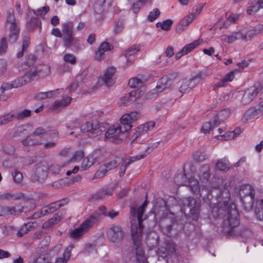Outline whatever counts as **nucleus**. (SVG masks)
Masks as SVG:
<instances>
[{"mask_svg":"<svg viewBox=\"0 0 263 263\" xmlns=\"http://www.w3.org/2000/svg\"><path fill=\"white\" fill-rule=\"evenodd\" d=\"M255 214L260 220H263V206H256Z\"/></svg>","mask_w":263,"mask_h":263,"instance_id":"64","label":"nucleus"},{"mask_svg":"<svg viewBox=\"0 0 263 263\" xmlns=\"http://www.w3.org/2000/svg\"><path fill=\"white\" fill-rule=\"evenodd\" d=\"M122 126L119 124L110 127L105 133V138L109 141L118 143L122 139V136L125 132L123 131Z\"/></svg>","mask_w":263,"mask_h":263,"instance_id":"9","label":"nucleus"},{"mask_svg":"<svg viewBox=\"0 0 263 263\" xmlns=\"http://www.w3.org/2000/svg\"><path fill=\"white\" fill-rule=\"evenodd\" d=\"M74 37L73 35L63 36L64 46L66 48H71V44Z\"/></svg>","mask_w":263,"mask_h":263,"instance_id":"57","label":"nucleus"},{"mask_svg":"<svg viewBox=\"0 0 263 263\" xmlns=\"http://www.w3.org/2000/svg\"><path fill=\"white\" fill-rule=\"evenodd\" d=\"M49 11V7L46 6H44L39 9H37L36 12L33 10L34 14L36 15H39L41 16H44L48 11Z\"/></svg>","mask_w":263,"mask_h":263,"instance_id":"62","label":"nucleus"},{"mask_svg":"<svg viewBox=\"0 0 263 263\" xmlns=\"http://www.w3.org/2000/svg\"><path fill=\"white\" fill-rule=\"evenodd\" d=\"M182 203L184 206L189 208L190 214L194 220H197L200 212L201 203L199 199L189 197L183 200Z\"/></svg>","mask_w":263,"mask_h":263,"instance_id":"8","label":"nucleus"},{"mask_svg":"<svg viewBox=\"0 0 263 263\" xmlns=\"http://www.w3.org/2000/svg\"><path fill=\"white\" fill-rule=\"evenodd\" d=\"M145 157V155L140 154L135 156L130 157L126 158L123 162V164L120 166L119 168V176L122 177L124 176L127 167L132 163L143 159Z\"/></svg>","mask_w":263,"mask_h":263,"instance_id":"13","label":"nucleus"},{"mask_svg":"<svg viewBox=\"0 0 263 263\" xmlns=\"http://www.w3.org/2000/svg\"><path fill=\"white\" fill-rule=\"evenodd\" d=\"M38 70L34 68L25 73L21 77H18L11 82V83H3L0 88V93H4L5 91L12 88H18L31 82L37 75Z\"/></svg>","mask_w":263,"mask_h":263,"instance_id":"4","label":"nucleus"},{"mask_svg":"<svg viewBox=\"0 0 263 263\" xmlns=\"http://www.w3.org/2000/svg\"><path fill=\"white\" fill-rule=\"evenodd\" d=\"M73 248V245H70L65 249L63 253V258H64L65 259H66L67 261L70 258L71 252Z\"/></svg>","mask_w":263,"mask_h":263,"instance_id":"60","label":"nucleus"},{"mask_svg":"<svg viewBox=\"0 0 263 263\" xmlns=\"http://www.w3.org/2000/svg\"><path fill=\"white\" fill-rule=\"evenodd\" d=\"M71 98L66 97L60 100H56L49 107V109L55 111H59L70 104Z\"/></svg>","mask_w":263,"mask_h":263,"instance_id":"19","label":"nucleus"},{"mask_svg":"<svg viewBox=\"0 0 263 263\" xmlns=\"http://www.w3.org/2000/svg\"><path fill=\"white\" fill-rule=\"evenodd\" d=\"M173 82L172 79L167 76L162 77L159 81V84L154 90L155 93H159L167 88H171Z\"/></svg>","mask_w":263,"mask_h":263,"instance_id":"14","label":"nucleus"},{"mask_svg":"<svg viewBox=\"0 0 263 263\" xmlns=\"http://www.w3.org/2000/svg\"><path fill=\"white\" fill-rule=\"evenodd\" d=\"M84 156V152L82 151H78L76 152L72 158L67 161L66 163L64 164L62 167H64L69 164L71 161H80Z\"/></svg>","mask_w":263,"mask_h":263,"instance_id":"42","label":"nucleus"},{"mask_svg":"<svg viewBox=\"0 0 263 263\" xmlns=\"http://www.w3.org/2000/svg\"><path fill=\"white\" fill-rule=\"evenodd\" d=\"M31 111L29 109H24L17 112L15 114V118L18 120H23L31 116Z\"/></svg>","mask_w":263,"mask_h":263,"instance_id":"48","label":"nucleus"},{"mask_svg":"<svg viewBox=\"0 0 263 263\" xmlns=\"http://www.w3.org/2000/svg\"><path fill=\"white\" fill-rule=\"evenodd\" d=\"M55 95V91L51 90L47 92H40L38 93L35 97L39 100H44L47 98H51Z\"/></svg>","mask_w":263,"mask_h":263,"instance_id":"46","label":"nucleus"},{"mask_svg":"<svg viewBox=\"0 0 263 263\" xmlns=\"http://www.w3.org/2000/svg\"><path fill=\"white\" fill-rule=\"evenodd\" d=\"M108 126L105 123H99L96 120H92L82 124L80 129L82 132L88 133L89 136L95 137L104 132Z\"/></svg>","mask_w":263,"mask_h":263,"instance_id":"5","label":"nucleus"},{"mask_svg":"<svg viewBox=\"0 0 263 263\" xmlns=\"http://www.w3.org/2000/svg\"><path fill=\"white\" fill-rule=\"evenodd\" d=\"M211 70L206 69L197 73L194 78L195 80L196 79L202 80L211 75Z\"/></svg>","mask_w":263,"mask_h":263,"instance_id":"52","label":"nucleus"},{"mask_svg":"<svg viewBox=\"0 0 263 263\" xmlns=\"http://www.w3.org/2000/svg\"><path fill=\"white\" fill-rule=\"evenodd\" d=\"M13 181L16 183H20L23 180V174L17 170H14L12 172Z\"/></svg>","mask_w":263,"mask_h":263,"instance_id":"54","label":"nucleus"},{"mask_svg":"<svg viewBox=\"0 0 263 263\" xmlns=\"http://www.w3.org/2000/svg\"><path fill=\"white\" fill-rule=\"evenodd\" d=\"M222 40L229 43H232L237 40H242V33L240 32H234L229 35H223Z\"/></svg>","mask_w":263,"mask_h":263,"instance_id":"35","label":"nucleus"},{"mask_svg":"<svg viewBox=\"0 0 263 263\" xmlns=\"http://www.w3.org/2000/svg\"><path fill=\"white\" fill-rule=\"evenodd\" d=\"M61 219V217L58 214H54L52 218L51 219H49L48 221L45 222L43 225V228H48L51 227H52L54 224L58 222L59 221H60Z\"/></svg>","mask_w":263,"mask_h":263,"instance_id":"41","label":"nucleus"},{"mask_svg":"<svg viewBox=\"0 0 263 263\" xmlns=\"http://www.w3.org/2000/svg\"><path fill=\"white\" fill-rule=\"evenodd\" d=\"M32 137H33L32 135L28 136L27 137H26L25 139L23 140L22 141V144L24 146H35V145H41L42 144V142L34 138H33Z\"/></svg>","mask_w":263,"mask_h":263,"instance_id":"38","label":"nucleus"},{"mask_svg":"<svg viewBox=\"0 0 263 263\" xmlns=\"http://www.w3.org/2000/svg\"><path fill=\"white\" fill-rule=\"evenodd\" d=\"M68 202V201L67 199H63L59 201L51 203L48 205L43 208V212H44V214L47 215L54 212L61 207L66 205Z\"/></svg>","mask_w":263,"mask_h":263,"instance_id":"15","label":"nucleus"},{"mask_svg":"<svg viewBox=\"0 0 263 263\" xmlns=\"http://www.w3.org/2000/svg\"><path fill=\"white\" fill-rule=\"evenodd\" d=\"M239 194L241 202L246 210L249 211L252 210L255 199L254 188L249 184L243 185L240 188Z\"/></svg>","mask_w":263,"mask_h":263,"instance_id":"6","label":"nucleus"},{"mask_svg":"<svg viewBox=\"0 0 263 263\" xmlns=\"http://www.w3.org/2000/svg\"><path fill=\"white\" fill-rule=\"evenodd\" d=\"M230 111L228 109H225L219 111L213 119V122L214 123V125H216V126L220 125L224 120L230 116Z\"/></svg>","mask_w":263,"mask_h":263,"instance_id":"24","label":"nucleus"},{"mask_svg":"<svg viewBox=\"0 0 263 263\" xmlns=\"http://www.w3.org/2000/svg\"><path fill=\"white\" fill-rule=\"evenodd\" d=\"M147 204V201H145L137 209L136 208L132 207L130 210L132 218L131 234L136 253L139 255H142L144 254L141 248V240L143 232L142 222L145 219V217L143 218V213Z\"/></svg>","mask_w":263,"mask_h":263,"instance_id":"1","label":"nucleus"},{"mask_svg":"<svg viewBox=\"0 0 263 263\" xmlns=\"http://www.w3.org/2000/svg\"><path fill=\"white\" fill-rule=\"evenodd\" d=\"M20 194H13L11 193H1L0 201H10L19 199L21 197Z\"/></svg>","mask_w":263,"mask_h":263,"instance_id":"34","label":"nucleus"},{"mask_svg":"<svg viewBox=\"0 0 263 263\" xmlns=\"http://www.w3.org/2000/svg\"><path fill=\"white\" fill-rule=\"evenodd\" d=\"M143 82L140 79L137 78H133L130 79L128 81V85L131 88H136L139 86H142Z\"/></svg>","mask_w":263,"mask_h":263,"instance_id":"51","label":"nucleus"},{"mask_svg":"<svg viewBox=\"0 0 263 263\" xmlns=\"http://www.w3.org/2000/svg\"><path fill=\"white\" fill-rule=\"evenodd\" d=\"M239 224L238 212L235 205H230L228 207V220L223 223V231L230 236L240 235L241 233L236 232Z\"/></svg>","mask_w":263,"mask_h":263,"instance_id":"3","label":"nucleus"},{"mask_svg":"<svg viewBox=\"0 0 263 263\" xmlns=\"http://www.w3.org/2000/svg\"><path fill=\"white\" fill-rule=\"evenodd\" d=\"M196 15L194 13H190L185 16L180 22L177 29L182 31L184 27L187 26L195 18Z\"/></svg>","mask_w":263,"mask_h":263,"instance_id":"33","label":"nucleus"},{"mask_svg":"<svg viewBox=\"0 0 263 263\" xmlns=\"http://www.w3.org/2000/svg\"><path fill=\"white\" fill-rule=\"evenodd\" d=\"M124 24L122 21H118L117 22L114 26V33L115 34H118L120 33L123 29Z\"/></svg>","mask_w":263,"mask_h":263,"instance_id":"61","label":"nucleus"},{"mask_svg":"<svg viewBox=\"0 0 263 263\" xmlns=\"http://www.w3.org/2000/svg\"><path fill=\"white\" fill-rule=\"evenodd\" d=\"M140 50V47L138 45H133L127 49L124 53L127 62H130L134 60V57L135 54Z\"/></svg>","mask_w":263,"mask_h":263,"instance_id":"28","label":"nucleus"},{"mask_svg":"<svg viewBox=\"0 0 263 263\" xmlns=\"http://www.w3.org/2000/svg\"><path fill=\"white\" fill-rule=\"evenodd\" d=\"M231 168V163L229 161L224 158L217 160L215 164V168L219 171H228Z\"/></svg>","mask_w":263,"mask_h":263,"instance_id":"29","label":"nucleus"},{"mask_svg":"<svg viewBox=\"0 0 263 263\" xmlns=\"http://www.w3.org/2000/svg\"><path fill=\"white\" fill-rule=\"evenodd\" d=\"M113 46L110 43L107 42H103L100 45L98 50L96 52L95 58L99 61L103 59V56L105 52L110 51L112 49Z\"/></svg>","mask_w":263,"mask_h":263,"instance_id":"22","label":"nucleus"},{"mask_svg":"<svg viewBox=\"0 0 263 263\" xmlns=\"http://www.w3.org/2000/svg\"><path fill=\"white\" fill-rule=\"evenodd\" d=\"M194 78L190 79H184L181 82V85L179 87V91L181 93H183L186 91L194 88L197 84L195 82Z\"/></svg>","mask_w":263,"mask_h":263,"instance_id":"26","label":"nucleus"},{"mask_svg":"<svg viewBox=\"0 0 263 263\" xmlns=\"http://www.w3.org/2000/svg\"><path fill=\"white\" fill-rule=\"evenodd\" d=\"M15 118V114H7L0 117V125H5Z\"/></svg>","mask_w":263,"mask_h":263,"instance_id":"47","label":"nucleus"},{"mask_svg":"<svg viewBox=\"0 0 263 263\" xmlns=\"http://www.w3.org/2000/svg\"><path fill=\"white\" fill-rule=\"evenodd\" d=\"M160 11L158 8L154 9L149 12L148 15V20L150 22H153L157 19L160 15Z\"/></svg>","mask_w":263,"mask_h":263,"instance_id":"53","label":"nucleus"},{"mask_svg":"<svg viewBox=\"0 0 263 263\" xmlns=\"http://www.w3.org/2000/svg\"><path fill=\"white\" fill-rule=\"evenodd\" d=\"M71 98L66 97L60 100H56L49 107V109L55 111H59L70 104Z\"/></svg>","mask_w":263,"mask_h":263,"instance_id":"16","label":"nucleus"},{"mask_svg":"<svg viewBox=\"0 0 263 263\" xmlns=\"http://www.w3.org/2000/svg\"><path fill=\"white\" fill-rule=\"evenodd\" d=\"M6 22L10 23V24L16 23L13 10L10 9L8 11L6 16Z\"/></svg>","mask_w":263,"mask_h":263,"instance_id":"56","label":"nucleus"},{"mask_svg":"<svg viewBox=\"0 0 263 263\" xmlns=\"http://www.w3.org/2000/svg\"><path fill=\"white\" fill-rule=\"evenodd\" d=\"M209 154L203 149H199L193 154L194 160L197 162H201L207 159Z\"/></svg>","mask_w":263,"mask_h":263,"instance_id":"32","label":"nucleus"},{"mask_svg":"<svg viewBox=\"0 0 263 263\" xmlns=\"http://www.w3.org/2000/svg\"><path fill=\"white\" fill-rule=\"evenodd\" d=\"M188 183L191 190L194 193H196L198 191L199 189V183L197 179L195 178H191L189 180Z\"/></svg>","mask_w":263,"mask_h":263,"instance_id":"49","label":"nucleus"},{"mask_svg":"<svg viewBox=\"0 0 263 263\" xmlns=\"http://www.w3.org/2000/svg\"><path fill=\"white\" fill-rule=\"evenodd\" d=\"M116 68L111 66L107 68L104 72L102 80L107 86H112L115 83Z\"/></svg>","mask_w":263,"mask_h":263,"instance_id":"12","label":"nucleus"},{"mask_svg":"<svg viewBox=\"0 0 263 263\" xmlns=\"http://www.w3.org/2000/svg\"><path fill=\"white\" fill-rule=\"evenodd\" d=\"M210 166L209 164L202 165L199 171V177L202 181L207 182L210 177Z\"/></svg>","mask_w":263,"mask_h":263,"instance_id":"30","label":"nucleus"},{"mask_svg":"<svg viewBox=\"0 0 263 263\" xmlns=\"http://www.w3.org/2000/svg\"><path fill=\"white\" fill-rule=\"evenodd\" d=\"M20 33V28L16 23L10 24L9 34V41L10 43H14L18 39Z\"/></svg>","mask_w":263,"mask_h":263,"instance_id":"23","label":"nucleus"},{"mask_svg":"<svg viewBox=\"0 0 263 263\" xmlns=\"http://www.w3.org/2000/svg\"><path fill=\"white\" fill-rule=\"evenodd\" d=\"M35 228L33 222H28L24 224L18 230L17 235L18 237H22L26 234L29 231L33 230Z\"/></svg>","mask_w":263,"mask_h":263,"instance_id":"36","label":"nucleus"},{"mask_svg":"<svg viewBox=\"0 0 263 263\" xmlns=\"http://www.w3.org/2000/svg\"><path fill=\"white\" fill-rule=\"evenodd\" d=\"M217 126L216 125H214L212 119L210 122H206L203 125L202 130L204 133H209L215 127Z\"/></svg>","mask_w":263,"mask_h":263,"instance_id":"50","label":"nucleus"},{"mask_svg":"<svg viewBox=\"0 0 263 263\" xmlns=\"http://www.w3.org/2000/svg\"><path fill=\"white\" fill-rule=\"evenodd\" d=\"M143 93L142 90H135L125 94L121 97L119 102V104L121 106L130 105L139 98Z\"/></svg>","mask_w":263,"mask_h":263,"instance_id":"10","label":"nucleus"},{"mask_svg":"<svg viewBox=\"0 0 263 263\" xmlns=\"http://www.w3.org/2000/svg\"><path fill=\"white\" fill-rule=\"evenodd\" d=\"M23 208H21L18 206H6V216L9 215H17L22 213Z\"/></svg>","mask_w":263,"mask_h":263,"instance_id":"37","label":"nucleus"},{"mask_svg":"<svg viewBox=\"0 0 263 263\" xmlns=\"http://www.w3.org/2000/svg\"><path fill=\"white\" fill-rule=\"evenodd\" d=\"M173 21L172 20L167 19L162 22H158L156 24L157 28L160 27L162 30L168 31L171 29Z\"/></svg>","mask_w":263,"mask_h":263,"instance_id":"43","label":"nucleus"},{"mask_svg":"<svg viewBox=\"0 0 263 263\" xmlns=\"http://www.w3.org/2000/svg\"><path fill=\"white\" fill-rule=\"evenodd\" d=\"M200 43L199 40H196L192 43L185 45L182 49V52H183L184 54H187L198 45H200Z\"/></svg>","mask_w":263,"mask_h":263,"instance_id":"44","label":"nucleus"},{"mask_svg":"<svg viewBox=\"0 0 263 263\" xmlns=\"http://www.w3.org/2000/svg\"><path fill=\"white\" fill-rule=\"evenodd\" d=\"M8 48V44L5 37L0 40V55L5 53Z\"/></svg>","mask_w":263,"mask_h":263,"instance_id":"59","label":"nucleus"},{"mask_svg":"<svg viewBox=\"0 0 263 263\" xmlns=\"http://www.w3.org/2000/svg\"><path fill=\"white\" fill-rule=\"evenodd\" d=\"M96 154H92L83 159L81 165L83 170H86L96 162Z\"/></svg>","mask_w":263,"mask_h":263,"instance_id":"31","label":"nucleus"},{"mask_svg":"<svg viewBox=\"0 0 263 263\" xmlns=\"http://www.w3.org/2000/svg\"><path fill=\"white\" fill-rule=\"evenodd\" d=\"M71 98L66 97L60 100H56L49 107V109L55 111H59L70 104Z\"/></svg>","mask_w":263,"mask_h":263,"instance_id":"18","label":"nucleus"},{"mask_svg":"<svg viewBox=\"0 0 263 263\" xmlns=\"http://www.w3.org/2000/svg\"><path fill=\"white\" fill-rule=\"evenodd\" d=\"M155 126V123L153 121L145 123V124L142 125H140L136 129V137H138L139 136L145 134L148 131L153 129Z\"/></svg>","mask_w":263,"mask_h":263,"instance_id":"25","label":"nucleus"},{"mask_svg":"<svg viewBox=\"0 0 263 263\" xmlns=\"http://www.w3.org/2000/svg\"><path fill=\"white\" fill-rule=\"evenodd\" d=\"M99 211L101 213H95L87 217L80 226L75 229L70 233V236L75 239H79L84 235L89 232L91 228L101 218V215L106 216L107 211L104 206H100L98 208Z\"/></svg>","mask_w":263,"mask_h":263,"instance_id":"2","label":"nucleus"},{"mask_svg":"<svg viewBox=\"0 0 263 263\" xmlns=\"http://www.w3.org/2000/svg\"><path fill=\"white\" fill-rule=\"evenodd\" d=\"M71 47L76 51H80L84 48V45L77 37H74L71 44Z\"/></svg>","mask_w":263,"mask_h":263,"instance_id":"55","label":"nucleus"},{"mask_svg":"<svg viewBox=\"0 0 263 263\" xmlns=\"http://www.w3.org/2000/svg\"><path fill=\"white\" fill-rule=\"evenodd\" d=\"M261 90L259 85H254L250 87L244 96V99L247 98L248 100L252 101Z\"/></svg>","mask_w":263,"mask_h":263,"instance_id":"27","label":"nucleus"},{"mask_svg":"<svg viewBox=\"0 0 263 263\" xmlns=\"http://www.w3.org/2000/svg\"><path fill=\"white\" fill-rule=\"evenodd\" d=\"M73 26L71 23H64L62 25V36L73 35Z\"/></svg>","mask_w":263,"mask_h":263,"instance_id":"40","label":"nucleus"},{"mask_svg":"<svg viewBox=\"0 0 263 263\" xmlns=\"http://www.w3.org/2000/svg\"><path fill=\"white\" fill-rule=\"evenodd\" d=\"M239 130L240 131V128H237L234 130L229 132L226 133L223 135H219V136H215V137H217V139L218 140H228L230 139H232L235 138L236 137V131Z\"/></svg>","mask_w":263,"mask_h":263,"instance_id":"39","label":"nucleus"},{"mask_svg":"<svg viewBox=\"0 0 263 263\" xmlns=\"http://www.w3.org/2000/svg\"><path fill=\"white\" fill-rule=\"evenodd\" d=\"M63 59L66 63H70L72 65L75 64L77 62V59L75 56L70 53L65 54Z\"/></svg>","mask_w":263,"mask_h":263,"instance_id":"58","label":"nucleus"},{"mask_svg":"<svg viewBox=\"0 0 263 263\" xmlns=\"http://www.w3.org/2000/svg\"><path fill=\"white\" fill-rule=\"evenodd\" d=\"M156 252L159 256L162 258H165L169 255L167 251V249H166L165 247H161L158 248Z\"/></svg>","mask_w":263,"mask_h":263,"instance_id":"63","label":"nucleus"},{"mask_svg":"<svg viewBox=\"0 0 263 263\" xmlns=\"http://www.w3.org/2000/svg\"><path fill=\"white\" fill-rule=\"evenodd\" d=\"M71 98L66 97L60 100H56L49 107V109L55 111H59L70 104Z\"/></svg>","mask_w":263,"mask_h":263,"instance_id":"17","label":"nucleus"},{"mask_svg":"<svg viewBox=\"0 0 263 263\" xmlns=\"http://www.w3.org/2000/svg\"><path fill=\"white\" fill-rule=\"evenodd\" d=\"M71 98L66 97L60 100H56L49 107V109L55 111H59L70 104Z\"/></svg>","mask_w":263,"mask_h":263,"instance_id":"20","label":"nucleus"},{"mask_svg":"<svg viewBox=\"0 0 263 263\" xmlns=\"http://www.w3.org/2000/svg\"><path fill=\"white\" fill-rule=\"evenodd\" d=\"M138 114L136 112H132L130 114L124 115L120 119L121 125L122 126L123 132H126L132 127L131 123L137 119Z\"/></svg>","mask_w":263,"mask_h":263,"instance_id":"11","label":"nucleus"},{"mask_svg":"<svg viewBox=\"0 0 263 263\" xmlns=\"http://www.w3.org/2000/svg\"><path fill=\"white\" fill-rule=\"evenodd\" d=\"M125 236V232L119 225L113 224L107 228V237L110 242L116 246L121 244Z\"/></svg>","mask_w":263,"mask_h":263,"instance_id":"7","label":"nucleus"},{"mask_svg":"<svg viewBox=\"0 0 263 263\" xmlns=\"http://www.w3.org/2000/svg\"><path fill=\"white\" fill-rule=\"evenodd\" d=\"M48 135V131L42 127H39L35 128L32 136L34 137H39L41 138H44Z\"/></svg>","mask_w":263,"mask_h":263,"instance_id":"45","label":"nucleus"},{"mask_svg":"<svg viewBox=\"0 0 263 263\" xmlns=\"http://www.w3.org/2000/svg\"><path fill=\"white\" fill-rule=\"evenodd\" d=\"M263 8V0H252L247 8L248 15H254L259 9Z\"/></svg>","mask_w":263,"mask_h":263,"instance_id":"21","label":"nucleus"}]
</instances>
